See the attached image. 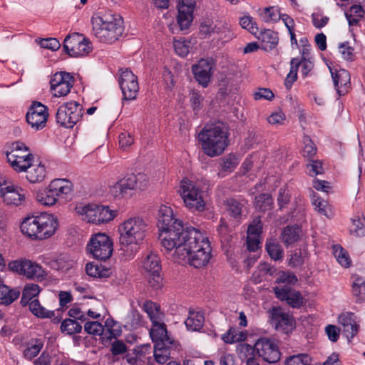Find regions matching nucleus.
<instances>
[{
  "instance_id": "nucleus-51",
  "label": "nucleus",
  "mask_w": 365,
  "mask_h": 365,
  "mask_svg": "<svg viewBox=\"0 0 365 365\" xmlns=\"http://www.w3.org/2000/svg\"><path fill=\"white\" fill-rule=\"evenodd\" d=\"M303 143L304 145L302 150L303 156L308 158H312L317 153V148L309 136L303 137Z\"/></svg>"
},
{
  "instance_id": "nucleus-61",
  "label": "nucleus",
  "mask_w": 365,
  "mask_h": 365,
  "mask_svg": "<svg viewBox=\"0 0 365 365\" xmlns=\"http://www.w3.org/2000/svg\"><path fill=\"white\" fill-rule=\"evenodd\" d=\"M334 255L338 262L344 267H348L351 264L350 257L346 252L341 247L339 249H336Z\"/></svg>"
},
{
  "instance_id": "nucleus-18",
  "label": "nucleus",
  "mask_w": 365,
  "mask_h": 365,
  "mask_svg": "<svg viewBox=\"0 0 365 365\" xmlns=\"http://www.w3.org/2000/svg\"><path fill=\"white\" fill-rule=\"evenodd\" d=\"M26 192L20 187L11 185H6L0 182V197L7 205L18 206L26 198Z\"/></svg>"
},
{
  "instance_id": "nucleus-22",
  "label": "nucleus",
  "mask_w": 365,
  "mask_h": 365,
  "mask_svg": "<svg viewBox=\"0 0 365 365\" xmlns=\"http://www.w3.org/2000/svg\"><path fill=\"white\" fill-rule=\"evenodd\" d=\"M276 297L281 301H286L293 308H299L303 305L304 299L299 292L292 289L288 287H275Z\"/></svg>"
},
{
  "instance_id": "nucleus-1",
  "label": "nucleus",
  "mask_w": 365,
  "mask_h": 365,
  "mask_svg": "<svg viewBox=\"0 0 365 365\" xmlns=\"http://www.w3.org/2000/svg\"><path fill=\"white\" fill-rule=\"evenodd\" d=\"M165 245L166 252L178 262H187L195 268L206 266L211 258L210 242L199 230L188 228L187 233L177 238H170Z\"/></svg>"
},
{
  "instance_id": "nucleus-35",
  "label": "nucleus",
  "mask_w": 365,
  "mask_h": 365,
  "mask_svg": "<svg viewBox=\"0 0 365 365\" xmlns=\"http://www.w3.org/2000/svg\"><path fill=\"white\" fill-rule=\"evenodd\" d=\"M143 309L147 313L152 323L162 320V313L160 307L158 304L151 301L144 302Z\"/></svg>"
},
{
  "instance_id": "nucleus-7",
  "label": "nucleus",
  "mask_w": 365,
  "mask_h": 365,
  "mask_svg": "<svg viewBox=\"0 0 365 365\" xmlns=\"http://www.w3.org/2000/svg\"><path fill=\"white\" fill-rule=\"evenodd\" d=\"M75 210L82 220L96 225L108 222L115 217V212L110 210L108 206L93 203L78 204Z\"/></svg>"
},
{
  "instance_id": "nucleus-2",
  "label": "nucleus",
  "mask_w": 365,
  "mask_h": 365,
  "mask_svg": "<svg viewBox=\"0 0 365 365\" xmlns=\"http://www.w3.org/2000/svg\"><path fill=\"white\" fill-rule=\"evenodd\" d=\"M148 230V224L140 217H130L119 225V251L125 259L133 258L138 252Z\"/></svg>"
},
{
  "instance_id": "nucleus-50",
  "label": "nucleus",
  "mask_w": 365,
  "mask_h": 365,
  "mask_svg": "<svg viewBox=\"0 0 365 365\" xmlns=\"http://www.w3.org/2000/svg\"><path fill=\"white\" fill-rule=\"evenodd\" d=\"M42 346V343L36 339L34 344L28 345L27 348L23 352L24 356L28 360H31L38 354Z\"/></svg>"
},
{
  "instance_id": "nucleus-9",
  "label": "nucleus",
  "mask_w": 365,
  "mask_h": 365,
  "mask_svg": "<svg viewBox=\"0 0 365 365\" xmlns=\"http://www.w3.org/2000/svg\"><path fill=\"white\" fill-rule=\"evenodd\" d=\"M178 192L183 200L185 205L192 211L202 212L205 210V203L202 193L195 184L185 178L180 182Z\"/></svg>"
},
{
  "instance_id": "nucleus-31",
  "label": "nucleus",
  "mask_w": 365,
  "mask_h": 365,
  "mask_svg": "<svg viewBox=\"0 0 365 365\" xmlns=\"http://www.w3.org/2000/svg\"><path fill=\"white\" fill-rule=\"evenodd\" d=\"M352 278V293L356 301H365V278L357 274L353 275Z\"/></svg>"
},
{
  "instance_id": "nucleus-14",
  "label": "nucleus",
  "mask_w": 365,
  "mask_h": 365,
  "mask_svg": "<svg viewBox=\"0 0 365 365\" xmlns=\"http://www.w3.org/2000/svg\"><path fill=\"white\" fill-rule=\"evenodd\" d=\"M255 350L259 357L269 364L280 359L281 353L274 339L260 338L255 344Z\"/></svg>"
},
{
  "instance_id": "nucleus-57",
  "label": "nucleus",
  "mask_w": 365,
  "mask_h": 365,
  "mask_svg": "<svg viewBox=\"0 0 365 365\" xmlns=\"http://www.w3.org/2000/svg\"><path fill=\"white\" fill-rule=\"evenodd\" d=\"M128 323L133 329H136L143 326V316L137 309H133L128 316Z\"/></svg>"
},
{
  "instance_id": "nucleus-54",
  "label": "nucleus",
  "mask_w": 365,
  "mask_h": 365,
  "mask_svg": "<svg viewBox=\"0 0 365 365\" xmlns=\"http://www.w3.org/2000/svg\"><path fill=\"white\" fill-rule=\"evenodd\" d=\"M297 61L295 59H292L290 62L291 68L289 73L287 74L285 81L284 86L287 89H290L292 86L294 82H295L297 79V72L296 66L297 64Z\"/></svg>"
},
{
  "instance_id": "nucleus-62",
  "label": "nucleus",
  "mask_w": 365,
  "mask_h": 365,
  "mask_svg": "<svg viewBox=\"0 0 365 365\" xmlns=\"http://www.w3.org/2000/svg\"><path fill=\"white\" fill-rule=\"evenodd\" d=\"M262 225L259 217L255 218L247 228V235L257 236L259 237L262 232Z\"/></svg>"
},
{
  "instance_id": "nucleus-37",
  "label": "nucleus",
  "mask_w": 365,
  "mask_h": 365,
  "mask_svg": "<svg viewBox=\"0 0 365 365\" xmlns=\"http://www.w3.org/2000/svg\"><path fill=\"white\" fill-rule=\"evenodd\" d=\"M172 344H157L154 347V357L155 361L161 364H165L170 354L169 348Z\"/></svg>"
},
{
  "instance_id": "nucleus-52",
  "label": "nucleus",
  "mask_w": 365,
  "mask_h": 365,
  "mask_svg": "<svg viewBox=\"0 0 365 365\" xmlns=\"http://www.w3.org/2000/svg\"><path fill=\"white\" fill-rule=\"evenodd\" d=\"M244 335L242 332H238L235 328H230L222 336V339L227 344H232L242 340Z\"/></svg>"
},
{
  "instance_id": "nucleus-29",
  "label": "nucleus",
  "mask_w": 365,
  "mask_h": 365,
  "mask_svg": "<svg viewBox=\"0 0 365 365\" xmlns=\"http://www.w3.org/2000/svg\"><path fill=\"white\" fill-rule=\"evenodd\" d=\"M143 267L148 274L160 273L161 263L159 255L150 252L143 261Z\"/></svg>"
},
{
  "instance_id": "nucleus-13",
  "label": "nucleus",
  "mask_w": 365,
  "mask_h": 365,
  "mask_svg": "<svg viewBox=\"0 0 365 365\" xmlns=\"http://www.w3.org/2000/svg\"><path fill=\"white\" fill-rule=\"evenodd\" d=\"M63 49L71 57L86 56L92 50V43L83 34L74 33L68 35L63 41Z\"/></svg>"
},
{
  "instance_id": "nucleus-12",
  "label": "nucleus",
  "mask_w": 365,
  "mask_h": 365,
  "mask_svg": "<svg viewBox=\"0 0 365 365\" xmlns=\"http://www.w3.org/2000/svg\"><path fill=\"white\" fill-rule=\"evenodd\" d=\"M83 108L76 101H70L61 105L56 112V119L58 124L71 128L82 117Z\"/></svg>"
},
{
  "instance_id": "nucleus-38",
  "label": "nucleus",
  "mask_w": 365,
  "mask_h": 365,
  "mask_svg": "<svg viewBox=\"0 0 365 365\" xmlns=\"http://www.w3.org/2000/svg\"><path fill=\"white\" fill-rule=\"evenodd\" d=\"M225 205L230 215L234 218H238L241 216L244 203L235 198H229L225 201Z\"/></svg>"
},
{
  "instance_id": "nucleus-8",
  "label": "nucleus",
  "mask_w": 365,
  "mask_h": 365,
  "mask_svg": "<svg viewBox=\"0 0 365 365\" xmlns=\"http://www.w3.org/2000/svg\"><path fill=\"white\" fill-rule=\"evenodd\" d=\"M148 185L145 174L128 175L110 187V193L115 198H124L131 195L134 190H144Z\"/></svg>"
},
{
  "instance_id": "nucleus-5",
  "label": "nucleus",
  "mask_w": 365,
  "mask_h": 365,
  "mask_svg": "<svg viewBox=\"0 0 365 365\" xmlns=\"http://www.w3.org/2000/svg\"><path fill=\"white\" fill-rule=\"evenodd\" d=\"M58 225V220L53 215L42 212L26 217L21 224V231L31 238L43 240L51 237Z\"/></svg>"
},
{
  "instance_id": "nucleus-59",
  "label": "nucleus",
  "mask_w": 365,
  "mask_h": 365,
  "mask_svg": "<svg viewBox=\"0 0 365 365\" xmlns=\"http://www.w3.org/2000/svg\"><path fill=\"white\" fill-rule=\"evenodd\" d=\"M133 354H135L136 357L140 361H145L146 359H150V356H147L151 354V346L150 344H143L137 346L133 349Z\"/></svg>"
},
{
  "instance_id": "nucleus-16",
  "label": "nucleus",
  "mask_w": 365,
  "mask_h": 365,
  "mask_svg": "<svg viewBox=\"0 0 365 365\" xmlns=\"http://www.w3.org/2000/svg\"><path fill=\"white\" fill-rule=\"evenodd\" d=\"M48 116L46 106L40 102H34L26 113V121L31 128L38 130L46 126Z\"/></svg>"
},
{
  "instance_id": "nucleus-36",
  "label": "nucleus",
  "mask_w": 365,
  "mask_h": 365,
  "mask_svg": "<svg viewBox=\"0 0 365 365\" xmlns=\"http://www.w3.org/2000/svg\"><path fill=\"white\" fill-rule=\"evenodd\" d=\"M28 306L32 314L38 318H51L54 316L53 311L46 309L36 299L31 301Z\"/></svg>"
},
{
  "instance_id": "nucleus-20",
  "label": "nucleus",
  "mask_w": 365,
  "mask_h": 365,
  "mask_svg": "<svg viewBox=\"0 0 365 365\" xmlns=\"http://www.w3.org/2000/svg\"><path fill=\"white\" fill-rule=\"evenodd\" d=\"M195 0H181L178 5V24L181 30L187 29L193 20Z\"/></svg>"
},
{
  "instance_id": "nucleus-15",
  "label": "nucleus",
  "mask_w": 365,
  "mask_h": 365,
  "mask_svg": "<svg viewBox=\"0 0 365 365\" xmlns=\"http://www.w3.org/2000/svg\"><path fill=\"white\" fill-rule=\"evenodd\" d=\"M120 71L118 81L123 96V100H134L139 91L138 78L129 68Z\"/></svg>"
},
{
  "instance_id": "nucleus-55",
  "label": "nucleus",
  "mask_w": 365,
  "mask_h": 365,
  "mask_svg": "<svg viewBox=\"0 0 365 365\" xmlns=\"http://www.w3.org/2000/svg\"><path fill=\"white\" fill-rule=\"evenodd\" d=\"M276 269L267 262L260 263L257 267V270L255 273L257 274L259 277L266 279L267 277H272L276 272Z\"/></svg>"
},
{
  "instance_id": "nucleus-44",
  "label": "nucleus",
  "mask_w": 365,
  "mask_h": 365,
  "mask_svg": "<svg viewBox=\"0 0 365 365\" xmlns=\"http://www.w3.org/2000/svg\"><path fill=\"white\" fill-rule=\"evenodd\" d=\"M86 272L88 276L93 277H106L109 275V269H103L93 262H88L86 265Z\"/></svg>"
},
{
  "instance_id": "nucleus-58",
  "label": "nucleus",
  "mask_w": 365,
  "mask_h": 365,
  "mask_svg": "<svg viewBox=\"0 0 365 365\" xmlns=\"http://www.w3.org/2000/svg\"><path fill=\"white\" fill-rule=\"evenodd\" d=\"M103 329V326L98 322H88L84 325L85 331L89 334L101 335Z\"/></svg>"
},
{
  "instance_id": "nucleus-24",
  "label": "nucleus",
  "mask_w": 365,
  "mask_h": 365,
  "mask_svg": "<svg viewBox=\"0 0 365 365\" xmlns=\"http://www.w3.org/2000/svg\"><path fill=\"white\" fill-rule=\"evenodd\" d=\"M329 70L338 95L339 96L345 95L348 93L351 85L349 73L345 69L333 72L331 67H329Z\"/></svg>"
},
{
  "instance_id": "nucleus-3",
  "label": "nucleus",
  "mask_w": 365,
  "mask_h": 365,
  "mask_svg": "<svg viewBox=\"0 0 365 365\" xmlns=\"http://www.w3.org/2000/svg\"><path fill=\"white\" fill-rule=\"evenodd\" d=\"M92 34L104 43H113L123 35L124 31L122 17L111 11L98 12L91 17Z\"/></svg>"
},
{
  "instance_id": "nucleus-32",
  "label": "nucleus",
  "mask_w": 365,
  "mask_h": 365,
  "mask_svg": "<svg viewBox=\"0 0 365 365\" xmlns=\"http://www.w3.org/2000/svg\"><path fill=\"white\" fill-rule=\"evenodd\" d=\"M41 292L40 287L34 283L26 284L22 292V297L21 299V304L23 307H26L29 304L31 301H33L34 297H37Z\"/></svg>"
},
{
  "instance_id": "nucleus-42",
  "label": "nucleus",
  "mask_w": 365,
  "mask_h": 365,
  "mask_svg": "<svg viewBox=\"0 0 365 365\" xmlns=\"http://www.w3.org/2000/svg\"><path fill=\"white\" fill-rule=\"evenodd\" d=\"M281 14L279 10L274 6L265 8L259 13V16L264 22H277L280 19Z\"/></svg>"
},
{
  "instance_id": "nucleus-19",
  "label": "nucleus",
  "mask_w": 365,
  "mask_h": 365,
  "mask_svg": "<svg viewBox=\"0 0 365 365\" xmlns=\"http://www.w3.org/2000/svg\"><path fill=\"white\" fill-rule=\"evenodd\" d=\"M214 64L212 60L202 58L198 63L192 66V71L195 80L203 88H206L212 76Z\"/></svg>"
},
{
  "instance_id": "nucleus-41",
  "label": "nucleus",
  "mask_w": 365,
  "mask_h": 365,
  "mask_svg": "<svg viewBox=\"0 0 365 365\" xmlns=\"http://www.w3.org/2000/svg\"><path fill=\"white\" fill-rule=\"evenodd\" d=\"M299 230L297 227L287 226L282 232V238L284 244L291 245L299 240Z\"/></svg>"
},
{
  "instance_id": "nucleus-56",
  "label": "nucleus",
  "mask_w": 365,
  "mask_h": 365,
  "mask_svg": "<svg viewBox=\"0 0 365 365\" xmlns=\"http://www.w3.org/2000/svg\"><path fill=\"white\" fill-rule=\"evenodd\" d=\"M173 46L176 53L182 57L186 56L190 52V42L185 40H175L173 43Z\"/></svg>"
},
{
  "instance_id": "nucleus-27",
  "label": "nucleus",
  "mask_w": 365,
  "mask_h": 365,
  "mask_svg": "<svg viewBox=\"0 0 365 365\" xmlns=\"http://www.w3.org/2000/svg\"><path fill=\"white\" fill-rule=\"evenodd\" d=\"M26 172V178L31 183L42 182L46 175V167L41 163L37 165L32 163Z\"/></svg>"
},
{
  "instance_id": "nucleus-64",
  "label": "nucleus",
  "mask_w": 365,
  "mask_h": 365,
  "mask_svg": "<svg viewBox=\"0 0 365 365\" xmlns=\"http://www.w3.org/2000/svg\"><path fill=\"white\" fill-rule=\"evenodd\" d=\"M254 351H255V346L252 347L247 344H240L237 346V352L241 359L247 360V358L252 356Z\"/></svg>"
},
{
  "instance_id": "nucleus-48",
  "label": "nucleus",
  "mask_w": 365,
  "mask_h": 365,
  "mask_svg": "<svg viewBox=\"0 0 365 365\" xmlns=\"http://www.w3.org/2000/svg\"><path fill=\"white\" fill-rule=\"evenodd\" d=\"M292 59H295L298 63L296 66L297 71L298 68L301 66V73L304 77H307L314 68V63L309 58L302 57L301 59L297 58Z\"/></svg>"
},
{
  "instance_id": "nucleus-53",
  "label": "nucleus",
  "mask_w": 365,
  "mask_h": 365,
  "mask_svg": "<svg viewBox=\"0 0 365 365\" xmlns=\"http://www.w3.org/2000/svg\"><path fill=\"white\" fill-rule=\"evenodd\" d=\"M291 195L289 191L286 187H281L279 190L277 198V205L280 210L285 208L290 202Z\"/></svg>"
},
{
  "instance_id": "nucleus-34",
  "label": "nucleus",
  "mask_w": 365,
  "mask_h": 365,
  "mask_svg": "<svg viewBox=\"0 0 365 365\" xmlns=\"http://www.w3.org/2000/svg\"><path fill=\"white\" fill-rule=\"evenodd\" d=\"M266 250L272 259L277 261L283 259V250L276 240L269 239L267 240Z\"/></svg>"
},
{
  "instance_id": "nucleus-4",
  "label": "nucleus",
  "mask_w": 365,
  "mask_h": 365,
  "mask_svg": "<svg viewBox=\"0 0 365 365\" xmlns=\"http://www.w3.org/2000/svg\"><path fill=\"white\" fill-rule=\"evenodd\" d=\"M198 138L203 153L211 158L220 155L229 144L228 130L222 123L205 125Z\"/></svg>"
},
{
  "instance_id": "nucleus-6",
  "label": "nucleus",
  "mask_w": 365,
  "mask_h": 365,
  "mask_svg": "<svg viewBox=\"0 0 365 365\" xmlns=\"http://www.w3.org/2000/svg\"><path fill=\"white\" fill-rule=\"evenodd\" d=\"M158 227L160 231L159 239L165 251L170 248L165 245V242L170 241V237H181L182 234L187 233L188 228H193L184 227L181 221L174 218L171 207L166 205H161L158 210Z\"/></svg>"
},
{
  "instance_id": "nucleus-45",
  "label": "nucleus",
  "mask_w": 365,
  "mask_h": 365,
  "mask_svg": "<svg viewBox=\"0 0 365 365\" xmlns=\"http://www.w3.org/2000/svg\"><path fill=\"white\" fill-rule=\"evenodd\" d=\"M255 36L262 42L269 43L270 48L274 47L278 43L277 34L270 29L259 31Z\"/></svg>"
},
{
  "instance_id": "nucleus-30",
  "label": "nucleus",
  "mask_w": 365,
  "mask_h": 365,
  "mask_svg": "<svg viewBox=\"0 0 365 365\" xmlns=\"http://www.w3.org/2000/svg\"><path fill=\"white\" fill-rule=\"evenodd\" d=\"M205 323V317L201 312L190 311L185 324L188 330L196 331L200 330Z\"/></svg>"
},
{
  "instance_id": "nucleus-46",
  "label": "nucleus",
  "mask_w": 365,
  "mask_h": 365,
  "mask_svg": "<svg viewBox=\"0 0 365 365\" xmlns=\"http://www.w3.org/2000/svg\"><path fill=\"white\" fill-rule=\"evenodd\" d=\"M312 358L307 354H299L289 356L286 365H311Z\"/></svg>"
},
{
  "instance_id": "nucleus-49",
  "label": "nucleus",
  "mask_w": 365,
  "mask_h": 365,
  "mask_svg": "<svg viewBox=\"0 0 365 365\" xmlns=\"http://www.w3.org/2000/svg\"><path fill=\"white\" fill-rule=\"evenodd\" d=\"M314 197L313 205L315 206V209L319 213L329 217L331 212L328 202L319 197L314 196Z\"/></svg>"
},
{
  "instance_id": "nucleus-11",
  "label": "nucleus",
  "mask_w": 365,
  "mask_h": 365,
  "mask_svg": "<svg viewBox=\"0 0 365 365\" xmlns=\"http://www.w3.org/2000/svg\"><path fill=\"white\" fill-rule=\"evenodd\" d=\"M88 252L98 260L106 261L113 253V242L105 233H96L91 236L87 244Z\"/></svg>"
},
{
  "instance_id": "nucleus-39",
  "label": "nucleus",
  "mask_w": 365,
  "mask_h": 365,
  "mask_svg": "<svg viewBox=\"0 0 365 365\" xmlns=\"http://www.w3.org/2000/svg\"><path fill=\"white\" fill-rule=\"evenodd\" d=\"M36 198L38 202H39L41 205L46 206H51L56 204L57 201V197L54 195L53 192L51 191V188L48 186V188L39 191L36 193Z\"/></svg>"
},
{
  "instance_id": "nucleus-28",
  "label": "nucleus",
  "mask_w": 365,
  "mask_h": 365,
  "mask_svg": "<svg viewBox=\"0 0 365 365\" xmlns=\"http://www.w3.org/2000/svg\"><path fill=\"white\" fill-rule=\"evenodd\" d=\"M48 186L57 198L70 194L72 190V182L66 179H55Z\"/></svg>"
},
{
  "instance_id": "nucleus-63",
  "label": "nucleus",
  "mask_w": 365,
  "mask_h": 365,
  "mask_svg": "<svg viewBox=\"0 0 365 365\" xmlns=\"http://www.w3.org/2000/svg\"><path fill=\"white\" fill-rule=\"evenodd\" d=\"M307 166L309 169V175L312 177L322 174L324 173L322 163L320 160H311Z\"/></svg>"
},
{
  "instance_id": "nucleus-25",
  "label": "nucleus",
  "mask_w": 365,
  "mask_h": 365,
  "mask_svg": "<svg viewBox=\"0 0 365 365\" xmlns=\"http://www.w3.org/2000/svg\"><path fill=\"white\" fill-rule=\"evenodd\" d=\"M338 323L342 327L343 332L349 339L354 338L357 334L359 326L354 319V313L341 314L338 317Z\"/></svg>"
},
{
  "instance_id": "nucleus-21",
  "label": "nucleus",
  "mask_w": 365,
  "mask_h": 365,
  "mask_svg": "<svg viewBox=\"0 0 365 365\" xmlns=\"http://www.w3.org/2000/svg\"><path fill=\"white\" fill-rule=\"evenodd\" d=\"M272 324L275 329L284 333H289L294 328L293 318L279 307H274L271 312Z\"/></svg>"
},
{
  "instance_id": "nucleus-17",
  "label": "nucleus",
  "mask_w": 365,
  "mask_h": 365,
  "mask_svg": "<svg viewBox=\"0 0 365 365\" xmlns=\"http://www.w3.org/2000/svg\"><path fill=\"white\" fill-rule=\"evenodd\" d=\"M73 83L74 78L70 73L63 71L55 73L50 81L53 96H66L73 87Z\"/></svg>"
},
{
  "instance_id": "nucleus-10",
  "label": "nucleus",
  "mask_w": 365,
  "mask_h": 365,
  "mask_svg": "<svg viewBox=\"0 0 365 365\" xmlns=\"http://www.w3.org/2000/svg\"><path fill=\"white\" fill-rule=\"evenodd\" d=\"M8 268L16 274L37 282H42L46 277V272L41 264L26 258L10 262Z\"/></svg>"
},
{
  "instance_id": "nucleus-40",
  "label": "nucleus",
  "mask_w": 365,
  "mask_h": 365,
  "mask_svg": "<svg viewBox=\"0 0 365 365\" xmlns=\"http://www.w3.org/2000/svg\"><path fill=\"white\" fill-rule=\"evenodd\" d=\"M82 326L76 320L72 319H64L61 324V330L68 335L80 333Z\"/></svg>"
},
{
  "instance_id": "nucleus-23",
  "label": "nucleus",
  "mask_w": 365,
  "mask_h": 365,
  "mask_svg": "<svg viewBox=\"0 0 365 365\" xmlns=\"http://www.w3.org/2000/svg\"><path fill=\"white\" fill-rule=\"evenodd\" d=\"M6 158L12 168L19 173L26 171L34 162V155L29 150L22 155L16 153H6Z\"/></svg>"
},
{
  "instance_id": "nucleus-60",
  "label": "nucleus",
  "mask_w": 365,
  "mask_h": 365,
  "mask_svg": "<svg viewBox=\"0 0 365 365\" xmlns=\"http://www.w3.org/2000/svg\"><path fill=\"white\" fill-rule=\"evenodd\" d=\"M339 51L344 59L350 61L354 60V48L349 45V42L340 43L339 45Z\"/></svg>"
},
{
  "instance_id": "nucleus-43",
  "label": "nucleus",
  "mask_w": 365,
  "mask_h": 365,
  "mask_svg": "<svg viewBox=\"0 0 365 365\" xmlns=\"http://www.w3.org/2000/svg\"><path fill=\"white\" fill-rule=\"evenodd\" d=\"M220 173H231L239 164L238 158L235 155L230 154L221 160Z\"/></svg>"
},
{
  "instance_id": "nucleus-47",
  "label": "nucleus",
  "mask_w": 365,
  "mask_h": 365,
  "mask_svg": "<svg viewBox=\"0 0 365 365\" xmlns=\"http://www.w3.org/2000/svg\"><path fill=\"white\" fill-rule=\"evenodd\" d=\"M240 24L241 26L248 30L254 36H257L259 32L257 23L250 15L244 16L240 19Z\"/></svg>"
},
{
  "instance_id": "nucleus-33",
  "label": "nucleus",
  "mask_w": 365,
  "mask_h": 365,
  "mask_svg": "<svg viewBox=\"0 0 365 365\" xmlns=\"http://www.w3.org/2000/svg\"><path fill=\"white\" fill-rule=\"evenodd\" d=\"M274 201L272 195L268 193H262L255 197L254 205L257 210L266 212L271 210Z\"/></svg>"
},
{
  "instance_id": "nucleus-26",
  "label": "nucleus",
  "mask_w": 365,
  "mask_h": 365,
  "mask_svg": "<svg viewBox=\"0 0 365 365\" xmlns=\"http://www.w3.org/2000/svg\"><path fill=\"white\" fill-rule=\"evenodd\" d=\"M152 324L153 327L150 331V335L155 344H172L173 341L168 335L165 324L161 322V321L153 322Z\"/></svg>"
}]
</instances>
